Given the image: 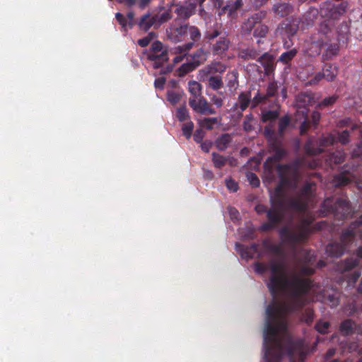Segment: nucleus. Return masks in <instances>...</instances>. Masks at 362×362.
Segmentation results:
<instances>
[{
  "label": "nucleus",
  "mask_w": 362,
  "mask_h": 362,
  "mask_svg": "<svg viewBox=\"0 0 362 362\" xmlns=\"http://www.w3.org/2000/svg\"><path fill=\"white\" fill-rule=\"evenodd\" d=\"M171 18L169 11L160 9L157 13H147L141 17L139 23H165Z\"/></svg>",
  "instance_id": "9b49d317"
},
{
  "label": "nucleus",
  "mask_w": 362,
  "mask_h": 362,
  "mask_svg": "<svg viewBox=\"0 0 362 362\" xmlns=\"http://www.w3.org/2000/svg\"><path fill=\"white\" fill-rule=\"evenodd\" d=\"M351 180V177L348 174H340L336 176L333 180V185L339 187L347 185Z\"/></svg>",
  "instance_id": "b1692460"
},
{
  "label": "nucleus",
  "mask_w": 362,
  "mask_h": 362,
  "mask_svg": "<svg viewBox=\"0 0 362 362\" xmlns=\"http://www.w3.org/2000/svg\"><path fill=\"white\" fill-rule=\"evenodd\" d=\"M305 150L308 154L310 155H316L322 152V149L320 148H314L313 147V143L311 141H309L305 145Z\"/></svg>",
  "instance_id": "e433bc0d"
},
{
  "label": "nucleus",
  "mask_w": 362,
  "mask_h": 362,
  "mask_svg": "<svg viewBox=\"0 0 362 362\" xmlns=\"http://www.w3.org/2000/svg\"><path fill=\"white\" fill-rule=\"evenodd\" d=\"M228 189L233 192H236L238 190V185L233 180L228 179Z\"/></svg>",
  "instance_id": "680f3d73"
},
{
  "label": "nucleus",
  "mask_w": 362,
  "mask_h": 362,
  "mask_svg": "<svg viewBox=\"0 0 362 362\" xmlns=\"http://www.w3.org/2000/svg\"><path fill=\"white\" fill-rule=\"evenodd\" d=\"M212 160L214 167L216 168H221L226 163V158L216 153H212Z\"/></svg>",
  "instance_id": "a878e982"
},
{
  "label": "nucleus",
  "mask_w": 362,
  "mask_h": 362,
  "mask_svg": "<svg viewBox=\"0 0 362 362\" xmlns=\"http://www.w3.org/2000/svg\"><path fill=\"white\" fill-rule=\"evenodd\" d=\"M354 328V322L349 320L343 322L340 326V330L344 334H348Z\"/></svg>",
  "instance_id": "72a5a7b5"
},
{
  "label": "nucleus",
  "mask_w": 362,
  "mask_h": 362,
  "mask_svg": "<svg viewBox=\"0 0 362 362\" xmlns=\"http://www.w3.org/2000/svg\"><path fill=\"white\" fill-rule=\"evenodd\" d=\"M191 62H192L198 67L206 60L207 52H205L202 48H200L191 55Z\"/></svg>",
  "instance_id": "f3484780"
},
{
  "label": "nucleus",
  "mask_w": 362,
  "mask_h": 362,
  "mask_svg": "<svg viewBox=\"0 0 362 362\" xmlns=\"http://www.w3.org/2000/svg\"><path fill=\"white\" fill-rule=\"evenodd\" d=\"M297 30H298L297 24H289V25H287L286 31L290 35H292L295 34Z\"/></svg>",
  "instance_id": "052dcab7"
},
{
  "label": "nucleus",
  "mask_w": 362,
  "mask_h": 362,
  "mask_svg": "<svg viewBox=\"0 0 362 362\" xmlns=\"http://www.w3.org/2000/svg\"><path fill=\"white\" fill-rule=\"evenodd\" d=\"M356 233L353 229H349L341 235V242L340 243H331L326 247V253L331 257H340L344 252V245L354 238Z\"/></svg>",
  "instance_id": "6e6552de"
},
{
  "label": "nucleus",
  "mask_w": 362,
  "mask_h": 362,
  "mask_svg": "<svg viewBox=\"0 0 362 362\" xmlns=\"http://www.w3.org/2000/svg\"><path fill=\"white\" fill-rule=\"evenodd\" d=\"M324 76L327 81H332L338 74V69L332 64H326L325 66Z\"/></svg>",
  "instance_id": "aec40b11"
},
{
  "label": "nucleus",
  "mask_w": 362,
  "mask_h": 362,
  "mask_svg": "<svg viewBox=\"0 0 362 362\" xmlns=\"http://www.w3.org/2000/svg\"><path fill=\"white\" fill-rule=\"evenodd\" d=\"M204 136V132L202 129H197L194 134V140L197 143H201Z\"/></svg>",
  "instance_id": "09e8293b"
},
{
  "label": "nucleus",
  "mask_w": 362,
  "mask_h": 362,
  "mask_svg": "<svg viewBox=\"0 0 362 362\" xmlns=\"http://www.w3.org/2000/svg\"><path fill=\"white\" fill-rule=\"evenodd\" d=\"M148 59L153 62V68L158 69L168 61V54L166 50L163 51L160 54L158 52H152L148 54Z\"/></svg>",
  "instance_id": "4468645a"
},
{
  "label": "nucleus",
  "mask_w": 362,
  "mask_h": 362,
  "mask_svg": "<svg viewBox=\"0 0 362 362\" xmlns=\"http://www.w3.org/2000/svg\"><path fill=\"white\" fill-rule=\"evenodd\" d=\"M217 124L216 118H205L201 122V126L202 128H206L207 129H212L214 125Z\"/></svg>",
  "instance_id": "f704fd0d"
},
{
  "label": "nucleus",
  "mask_w": 362,
  "mask_h": 362,
  "mask_svg": "<svg viewBox=\"0 0 362 362\" xmlns=\"http://www.w3.org/2000/svg\"><path fill=\"white\" fill-rule=\"evenodd\" d=\"M139 27V30L148 31L152 25H154V28H158L160 24H138Z\"/></svg>",
  "instance_id": "864d4df0"
},
{
  "label": "nucleus",
  "mask_w": 362,
  "mask_h": 362,
  "mask_svg": "<svg viewBox=\"0 0 362 362\" xmlns=\"http://www.w3.org/2000/svg\"><path fill=\"white\" fill-rule=\"evenodd\" d=\"M118 3L122 4L128 7L137 4L139 7L144 9L149 4L150 0H117Z\"/></svg>",
  "instance_id": "412c9836"
},
{
  "label": "nucleus",
  "mask_w": 362,
  "mask_h": 362,
  "mask_svg": "<svg viewBox=\"0 0 362 362\" xmlns=\"http://www.w3.org/2000/svg\"><path fill=\"white\" fill-rule=\"evenodd\" d=\"M325 78L324 71L322 73L319 72L315 74L314 78L310 81V84H315L319 82L322 78Z\"/></svg>",
  "instance_id": "13d9d810"
},
{
  "label": "nucleus",
  "mask_w": 362,
  "mask_h": 362,
  "mask_svg": "<svg viewBox=\"0 0 362 362\" xmlns=\"http://www.w3.org/2000/svg\"><path fill=\"white\" fill-rule=\"evenodd\" d=\"M189 24H170L166 29L168 39L173 42H181L189 38L192 41L183 45H179L174 48L175 53L182 54L183 55L177 56L174 58L175 64L182 61L186 52L192 48L194 42L199 40L201 33L199 29L195 26H188Z\"/></svg>",
  "instance_id": "7ed1b4c3"
},
{
  "label": "nucleus",
  "mask_w": 362,
  "mask_h": 362,
  "mask_svg": "<svg viewBox=\"0 0 362 362\" xmlns=\"http://www.w3.org/2000/svg\"><path fill=\"white\" fill-rule=\"evenodd\" d=\"M208 83L209 87L214 90H218L223 86L221 77L218 76H209Z\"/></svg>",
  "instance_id": "393cba45"
},
{
  "label": "nucleus",
  "mask_w": 362,
  "mask_h": 362,
  "mask_svg": "<svg viewBox=\"0 0 362 362\" xmlns=\"http://www.w3.org/2000/svg\"><path fill=\"white\" fill-rule=\"evenodd\" d=\"M296 53H297V52L295 49H291L288 52H284L283 54H281L279 59L282 62L286 64L296 56Z\"/></svg>",
  "instance_id": "7c9ffc66"
},
{
  "label": "nucleus",
  "mask_w": 362,
  "mask_h": 362,
  "mask_svg": "<svg viewBox=\"0 0 362 362\" xmlns=\"http://www.w3.org/2000/svg\"><path fill=\"white\" fill-rule=\"evenodd\" d=\"M205 0H187L185 6H177L175 13L177 14V19L187 20L195 12L198 4L200 6Z\"/></svg>",
  "instance_id": "9d476101"
},
{
  "label": "nucleus",
  "mask_w": 362,
  "mask_h": 362,
  "mask_svg": "<svg viewBox=\"0 0 362 362\" xmlns=\"http://www.w3.org/2000/svg\"><path fill=\"white\" fill-rule=\"evenodd\" d=\"M265 14L263 12L255 13L253 16L255 20L254 23H258L257 21H262V18L264 17Z\"/></svg>",
  "instance_id": "338daca9"
},
{
  "label": "nucleus",
  "mask_w": 362,
  "mask_h": 362,
  "mask_svg": "<svg viewBox=\"0 0 362 362\" xmlns=\"http://www.w3.org/2000/svg\"><path fill=\"white\" fill-rule=\"evenodd\" d=\"M320 119V114L318 112H314L312 115V122L314 124H317Z\"/></svg>",
  "instance_id": "e2e57ef3"
},
{
  "label": "nucleus",
  "mask_w": 362,
  "mask_h": 362,
  "mask_svg": "<svg viewBox=\"0 0 362 362\" xmlns=\"http://www.w3.org/2000/svg\"><path fill=\"white\" fill-rule=\"evenodd\" d=\"M304 257L293 267H288L284 262L272 260L269 264L257 263V273L271 274L268 287L275 296L281 295L280 300H274L266 310V321L264 329V345L265 362H280L282 356L286 354L290 362H303L305 358V348L302 341H293L287 331V315L302 308L309 300H316L329 303L331 307L338 304L337 293H320L321 289L304 275L314 272L310 267L312 255L305 250Z\"/></svg>",
  "instance_id": "f257e3e1"
},
{
  "label": "nucleus",
  "mask_w": 362,
  "mask_h": 362,
  "mask_svg": "<svg viewBox=\"0 0 362 362\" xmlns=\"http://www.w3.org/2000/svg\"><path fill=\"white\" fill-rule=\"evenodd\" d=\"M188 88L191 94L189 98H198L201 96L202 85L199 83L195 81H189L188 82Z\"/></svg>",
  "instance_id": "a211bd4d"
},
{
  "label": "nucleus",
  "mask_w": 362,
  "mask_h": 362,
  "mask_svg": "<svg viewBox=\"0 0 362 362\" xmlns=\"http://www.w3.org/2000/svg\"><path fill=\"white\" fill-rule=\"evenodd\" d=\"M212 101L217 107H221L223 104L222 99L218 97L214 96Z\"/></svg>",
  "instance_id": "774afa93"
},
{
  "label": "nucleus",
  "mask_w": 362,
  "mask_h": 362,
  "mask_svg": "<svg viewBox=\"0 0 362 362\" xmlns=\"http://www.w3.org/2000/svg\"><path fill=\"white\" fill-rule=\"evenodd\" d=\"M276 92V85L274 83L269 84L267 88V95L273 96Z\"/></svg>",
  "instance_id": "6e6d98bb"
},
{
  "label": "nucleus",
  "mask_w": 362,
  "mask_h": 362,
  "mask_svg": "<svg viewBox=\"0 0 362 362\" xmlns=\"http://www.w3.org/2000/svg\"><path fill=\"white\" fill-rule=\"evenodd\" d=\"M338 52L339 46L337 44L327 45L325 53L324 54L325 59H331L332 57L337 55Z\"/></svg>",
  "instance_id": "bb28decb"
},
{
  "label": "nucleus",
  "mask_w": 362,
  "mask_h": 362,
  "mask_svg": "<svg viewBox=\"0 0 362 362\" xmlns=\"http://www.w3.org/2000/svg\"><path fill=\"white\" fill-rule=\"evenodd\" d=\"M289 122L290 119L289 117L287 116H285L280 119L279 124L280 134H282L284 132V129L288 127Z\"/></svg>",
  "instance_id": "79ce46f5"
},
{
  "label": "nucleus",
  "mask_w": 362,
  "mask_h": 362,
  "mask_svg": "<svg viewBox=\"0 0 362 362\" xmlns=\"http://www.w3.org/2000/svg\"><path fill=\"white\" fill-rule=\"evenodd\" d=\"M332 198L326 199L322 204L321 212L323 215L334 213L340 217H346L351 213L349 203L344 199H338L334 202Z\"/></svg>",
  "instance_id": "0eeeda50"
},
{
  "label": "nucleus",
  "mask_w": 362,
  "mask_h": 362,
  "mask_svg": "<svg viewBox=\"0 0 362 362\" xmlns=\"http://www.w3.org/2000/svg\"><path fill=\"white\" fill-rule=\"evenodd\" d=\"M354 156H362V144L358 145L356 149L353 151Z\"/></svg>",
  "instance_id": "0e129e2a"
},
{
  "label": "nucleus",
  "mask_w": 362,
  "mask_h": 362,
  "mask_svg": "<svg viewBox=\"0 0 362 362\" xmlns=\"http://www.w3.org/2000/svg\"><path fill=\"white\" fill-rule=\"evenodd\" d=\"M250 101V97L247 94L242 93L239 96L240 108L241 112L244 111L248 106Z\"/></svg>",
  "instance_id": "473e14b6"
},
{
  "label": "nucleus",
  "mask_w": 362,
  "mask_h": 362,
  "mask_svg": "<svg viewBox=\"0 0 362 362\" xmlns=\"http://www.w3.org/2000/svg\"><path fill=\"white\" fill-rule=\"evenodd\" d=\"M277 172L281 182L271 193L272 207L267 211L269 220L274 224L281 222L286 213H303L311 204L315 185L307 183L300 193L291 196L289 189L296 187L298 179V164L279 165Z\"/></svg>",
  "instance_id": "f03ea898"
},
{
  "label": "nucleus",
  "mask_w": 362,
  "mask_h": 362,
  "mask_svg": "<svg viewBox=\"0 0 362 362\" xmlns=\"http://www.w3.org/2000/svg\"><path fill=\"white\" fill-rule=\"evenodd\" d=\"M337 100V97L331 96L327 98H325L318 105L320 107H328L333 103H334Z\"/></svg>",
  "instance_id": "37998d69"
},
{
  "label": "nucleus",
  "mask_w": 362,
  "mask_h": 362,
  "mask_svg": "<svg viewBox=\"0 0 362 362\" xmlns=\"http://www.w3.org/2000/svg\"><path fill=\"white\" fill-rule=\"evenodd\" d=\"M197 68V65L194 64L192 62L185 63L182 64L180 67H179L176 71L177 75L180 77H182L185 76L187 74L194 71Z\"/></svg>",
  "instance_id": "6ab92c4d"
},
{
  "label": "nucleus",
  "mask_w": 362,
  "mask_h": 362,
  "mask_svg": "<svg viewBox=\"0 0 362 362\" xmlns=\"http://www.w3.org/2000/svg\"><path fill=\"white\" fill-rule=\"evenodd\" d=\"M319 11L315 8H310L305 14L303 15V19L302 20V23H313L317 21L318 17Z\"/></svg>",
  "instance_id": "4be33fe9"
},
{
  "label": "nucleus",
  "mask_w": 362,
  "mask_h": 362,
  "mask_svg": "<svg viewBox=\"0 0 362 362\" xmlns=\"http://www.w3.org/2000/svg\"><path fill=\"white\" fill-rule=\"evenodd\" d=\"M181 96L180 93L173 90L167 92V99L172 105H176L180 100Z\"/></svg>",
  "instance_id": "c85d7f7f"
},
{
  "label": "nucleus",
  "mask_w": 362,
  "mask_h": 362,
  "mask_svg": "<svg viewBox=\"0 0 362 362\" xmlns=\"http://www.w3.org/2000/svg\"><path fill=\"white\" fill-rule=\"evenodd\" d=\"M209 69H210L209 72L214 71L215 72L221 73L225 71L226 66L221 63H215L209 68Z\"/></svg>",
  "instance_id": "a18cd8bd"
},
{
  "label": "nucleus",
  "mask_w": 362,
  "mask_h": 362,
  "mask_svg": "<svg viewBox=\"0 0 362 362\" xmlns=\"http://www.w3.org/2000/svg\"><path fill=\"white\" fill-rule=\"evenodd\" d=\"M189 104L198 113L203 115H212L215 113V111L210 107L207 100L202 96H199L198 98H189Z\"/></svg>",
  "instance_id": "f8f14e48"
},
{
  "label": "nucleus",
  "mask_w": 362,
  "mask_h": 362,
  "mask_svg": "<svg viewBox=\"0 0 362 362\" xmlns=\"http://www.w3.org/2000/svg\"><path fill=\"white\" fill-rule=\"evenodd\" d=\"M313 320V310H306V315L305 316L303 317V320L309 324Z\"/></svg>",
  "instance_id": "4d7b16f0"
},
{
  "label": "nucleus",
  "mask_w": 362,
  "mask_h": 362,
  "mask_svg": "<svg viewBox=\"0 0 362 362\" xmlns=\"http://www.w3.org/2000/svg\"><path fill=\"white\" fill-rule=\"evenodd\" d=\"M165 81L166 80L164 77H159L156 78L154 81L155 88L157 89L163 90L164 88Z\"/></svg>",
  "instance_id": "49530a36"
},
{
  "label": "nucleus",
  "mask_w": 362,
  "mask_h": 362,
  "mask_svg": "<svg viewBox=\"0 0 362 362\" xmlns=\"http://www.w3.org/2000/svg\"><path fill=\"white\" fill-rule=\"evenodd\" d=\"M242 6V0H236L233 4L228 3V12L229 15H233L235 10L240 8Z\"/></svg>",
  "instance_id": "a19ab883"
},
{
  "label": "nucleus",
  "mask_w": 362,
  "mask_h": 362,
  "mask_svg": "<svg viewBox=\"0 0 362 362\" xmlns=\"http://www.w3.org/2000/svg\"><path fill=\"white\" fill-rule=\"evenodd\" d=\"M193 129H194V124L192 122L189 121V122L185 123L182 127V131L183 135L187 139H189L192 136Z\"/></svg>",
  "instance_id": "c756f323"
},
{
  "label": "nucleus",
  "mask_w": 362,
  "mask_h": 362,
  "mask_svg": "<svg viewBox=\"0 0 362 362\" xmlns=\"http://www.w3.org/2000/svg\"><path fill=\"white\" fill-rule=\"evenodd\" d=\"M312 217L300 214L298 223H290L280 230L283 241L293 244L304 241L311 231Z\"/></svg>",
  "instance_id": "20e7f679"
},
{
  "label": "nucleus",
  "mask_w": 362,
  "mask_h": 362,
  "mask_svg": "<svg viewBox=\"0 0 362 362\" xmlns=\"http://www.w3.org/2000/svg\"><path fill=\"white\" fill-rule=\"evenodd\" d=\"M264 134L268 139V141L272 146L274 151V155L268 158L264 163L265 168L271 170L273 167V163L281 159L285 155V151L281 147V144L279 141L276 138L274 131L271 127L267 126L265 127Z\"/></svg>",
  "instance_id": "423d86ee"
},
{
  "label": "nucleus",
  "mask_w": 362,
  "mask_h": 362,
  "mask_svg": "<svg viewBox=\"0 0 362 362\" xmlns=\"http://www.w3.org/2000/svg\"><path fill=\"white\" fill-rule=\"evenodd\" d=\"M329 327V324L327 322H319L315 325V328L318 332L324 334L327 332V329Z\"/></svg>",
  "instance_id": "ea45409f"
},
{
  "label": "nucleus",
  "mask_w": 362,
  "mask_h": 362,
  "mask_svg": "<svg viewBox=\"0 0 362 362\" xmlns=\"http://www.w3.org/2000/svg\"><path fill=\"white\" fill-rule=\"evenodd\" d=\"M247 179L252 187H258L259 185V180L257 176L253 173H247Z\"/></svg>",
  "instance_id": "4c0bfd02"
},
{
  "label": "nucleus",
  "mask_w": 362,
  "mask_h": 362,
  "mask_svg": "<svg viewBox=\"0 0 362 362\" xmlns=\"http://www.w3.org/2000/svg\"><path fill=\"white\" fill-rule=\"evenodd\" d=\"M115 17L118 23H127L125 17L121 13H117Z\"/></svg>",
  "instance_id": "69168bd1"
},
{
  "label": "nucleus",
  "mask_w": 362,
  "mask_h": 362,
  "mask_svg": "<svg viewBox=\"0 0 362 362\" xmlns=\"http://www.w3.org/2000/svg\"><path fill=\"white\" fill-rule=\"evenodd\" d=\"M151 42V39L144 37L141 39H139L137 42L138 45L141 47H145L149 45Z\"/></svg>",
  "instance_id": "bf43d9fd"
},
{
  "label": "nucleus",
  "mask_w": 362,
  "mask_h": 362,
  "mask_svg": "<svg viewBox=\"0 0 362 362\" xmlns=\"http://www.w3.org/2000/svg\"><path fill=\"white\" fill-rule=\"evenodd\" d=\"M358 262L356 259L351 258L347 259L346 262H345L344 270L351 269L356 264H358Z\"/></svg>",
  "instance_id": "8fccbe9b"
},
{
  "label": "nucleus",
  "mask_w": 362,
  "mask_h": 362,
  "mask_svg": "<svg viewBox=\"0 0 362 362\" xmlns=\"http://www.w3.org/2000/svg\"><path fill=\"white\" fill-rule=\"evenodd\" d=\"M297 110L295 115V122L300 124V132L301 134L306 132L309 122L308 120V105L313 104V98L309 93L301 94L297 98Z\"/></svg>",
  "instance_id": "39448f33"
},
{
  "label": "nucleus",
  "mask_w": 362,
  "mask_h": 362,
  "mask_svg": "<svg viewBox=\"0 0 362 362\" xmlns=\"http://www.w3.org/2000/svg\"><path fill=\"white\" fill-rule=\"evenodd\" d=\"M347 7L346 2H342L339 6H334L332 3L325 4L320 8L322 16L328 20L337 21L339 16L344 14Z\"/></svg>",
  "instance_id": "1a4fd4ad"
},
{
  "label": "nucleus",
  "mask_w": 362,
  "mask_h": 362,
  "mask_svg": "<svg viewBox=\"0 0 362 362\" xmlns=\"http://www.w3.org/2000/svg\"><path fill=\"white\" fill-rule=\"evenodd\" d=\"M274 14L280 17H286L293 12V6L286 2H279L272 7Z\"/></svg>",
  "instance_id": "ddd939ff"
},
{
  "label": "nucleus",
  "mask_w": 362,
  "mask_h": 362,
  "mask_svg": "<svg viewBox=\"0 0 362 362\" xmlns=\"http://www.w3.org/2000/svg\"><path fill=\"white\" fill-rule=\"evenodd\" d=\"M264 98V96L260 95L259 94L255 96L251 102L252 107H256Z\"/></svg>",
  "instance_id": "603ef678"
},
{
  "label": "nucleus",
  "mask_w": 362,
  "mask_h": 362,
  "mask_svg": "<svg viewBox=\"0 0 362 362\" xmlns=\"http://www.w3.org/2000/svg\"><path fill=\"white\" fill-rule=\"evenodd\" d=\"M176 117L180 122H184L189 117V112L185 105H183L177 110Z\"/></svg>",
  "instance_id": "cd10ccee"
},
{
  "label": "nucleus",
  "mask_w": 362,
  "mask_h": 362,
  "mask_svg": "<svg viewBox=\"0 0 362 362\" xmlns=\"http://www.w3.org/2000/svg\"><path fill=\"white\" fill-rule=\"evenodd\" d=\"M228 86L230 91L235 90L238 87V72L235 70L228 74Z\"/></svg>",
  "instance_id": "5701e85b"
},
{
  "label": "nucleus",
  "mask_w": 362,
  "mask_h": 362,
  "mask_svg": "<svg viewBox=\"0 0 362 362\" xmlns=\"http://www.w3.org/2000/svg\"><path fill=\"white\" fill-rule=\"evenodd\" d=\"M148 59L153 62V68L158 69L168 61V54L166 50L163 51L160 54L158 52H152L148 54Z\"/></svg>",
  "instance_id": "2eb2a0df"
},
{
  "label": "nucleus",
  "mask_w": 362,
  "mask_h": 362,
  "mask_svg": "<svg viewBox=\"0 0 362 362\" xmlns=\"http://www.w3.org/2000/svg\"><path fill=\"white\" fill-rule=\"evenodd\" d=\"M216 147L223 151L226 148V134H223L216 141Z\"/></svg>",
  "instance_id": "58836bf2"
},
{
  "label": "nucleus",
  "mask_w": 362,
  "mask_h": 362,
  "mask_svg": "<svg viewBox=\"0 0 362 362\" xmlns=\"http://www.w3.org/2000/svg\"><path fill=\"white\" fill-rule=\"evenodd\" d=\"M335 141L334 136L329 134L325 137H323L321 140L320 145L322 146H327L334 144Z\"/></svg>",
  "instance_id": "c03bdc74"
},
{
  "label": "nucleus",
  "mask_w": 362,
  "mask_h": 362,
  "mask_svg": "<svg viewBox=\"0 0 362 362\" xmlns=\"http://www.w3.org/2000/svg\"><path fill=\"white\" fill-rule=\"evenodd\" d=\"M349 133L345 130L339 135V141L342 144H346L349 142Z\"/></svg>",
  "instance_id": "de8ad7c7"
},
{
  "label": "nucleus",
  "mask_w": 362,
  "mask_h": 362,
  "mask_svg": "<svg viewBox=\"0 0 362 362\" xmlns=\"http://www.w3.org/2000/svg\"><path fill=\"white\" fill-rule=\"evenodd\" d=\"M152 52H158L163 49V44L160 41H155L151 46Z\"/></svg>",
  "instance_id": "3c124183"
},
{
  "label": "nucleus",
  "mask_w": 362,
  "mask_h": 362,
  "mask_svg": "<svg viewBox=\"0 0 362 362\" xmlns=\"http://www.w3.org/2000/svg\"><path fill=\"white\" fill-rule=\"evenodd\" d=\"M279 114L276 110H269L262 112V119L263 122L273 121L277 118Z\"/></svg>",
  "instance_id": "2f4dec72"
},
{
  "label": "nucleus",
  "mask_w": 362,
  "mask_h": 362,
  "mask_svg": "<svg viewBox=\"0 0 362 362\" xmlns=\"http://www.w3.org/2000/svg\"><path fill=\"white\" fill-rule=\"evenodd\" d=\"M226 50V41L224 37H221L219 40L213 46V54L223 57Z\"/></svg>",
  "instance_id": "dca6fc26"
},
{
  "label": "nucleus",
  "mask_w": 362,
  "mask_h": 362,
  "mask_svg": "<svg viewBox=\"0 0 362 362\" xmlns=\"http://www.w3.org/2000/svg\"><path fill=\"white\" fill-rule=\"evenodd\" d=\"M211 146L212 144L210 141H205L204 142H201L202 150L206 153H208L210 151Z\"/></svg>",
  "instance_id": "5fc2aeb1"
},
{
  "label": "nucleus",
  "mask_w": 362,
  "mask_h": 362,
  "mask_svg": "<svg viewBox=\"0 0 362 362\" xmlns=\"http://www.w3.org/2000/svg\"><path fill=\"white\" fill-rule=\"evenodd\" d=\"M268 31V28L265 24H259V26L255 28L254 35L257 37H264Z\"/></svg>",
  "instance_id": "c9c22d12"
}]
</instances>
